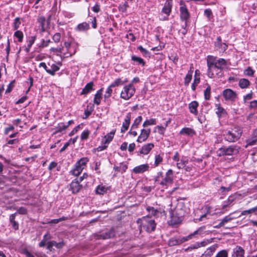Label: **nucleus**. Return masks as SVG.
<instances>
[{
  "label": "nucleus",
  "instance_id": "nucleus-41",
  "mask_svg": "<svg viewBox=\"0 0 257 257\" xmlns=\"http://www.w3.org/2000/svg\"><path fill=\"white\" fill-rule=\"evenodd\" d=\"M193 237V236L192 233L190 234L189 235H188L187 236L180 237L178 238L179 242L180 244H181L183 242H186V241L192 239Z\"/></svg>",
  "mask_w": 257,
  "mask_h": 257
},
{
  "label": "nucleus",
  "instance_id": "nucleus-16",
  "mask_svg": "<svg viewBox=\"0 0 257 257\" xmlns=\"http://www.w3.org/2000/svg\"><path fill=\"white\" fill-rule=\"evenodd\" d=\"M245 251L242 247L236 246L233 251L232 257H244Z\"/></svg>",
  "mask_w": 257,
  "mask_h": 257
},
{
  "label": "nucleus",
  "instance_id": "nucleus-38",
  "mask_svg": "<svg viewBox=\"0 0 257 257\" xmlns=\"http://www.w3.org/2000/svg\"><path fill=\"white\" fill-rule=\"evenodd\" d=\"M101 236H102L103 239L109 238L114 236V232L113 230H111L104 233H102Z\"/></svg>",
  "mask_w": 257,
  "mask_h": 257
},
{
  "label": "nucleus",
  "instance_id": "nucleus-49",
  "mask_svg": "<svg viewBox=\"0 0 257 257\" xmlns=\"http://www.w3.org/2000/svg\"><path fill=\"white\" fill-rule=\"evenodd\" d=\"M215 257H228V251L225 249H223L219 251Z\"/></svg>",
  "mask_w": 257,
  "mask_h": 257
},
{
  "label": "nucleus",
  "instance_id": "nucleus-29",
  "mask_svg": "<svg viewBox=\"0 0 257 257\" xmlns=\"http://www.w3.org/2000/svg\"><path fill=\"white\" fill-rule=\"evenodd\" d=\"M213 241V238L204 240L200 242H197L193 246V248H197L200 247L205 246L208 243H211Z\"/></svg>",
  "mask_w": 257,
  "mask_h": 257
},
{
  "label": "nucleus",
  "instance_id": "nucleus-6",
  "mask_svg": "<svg viewBox=\"0 0 257 257\" xmlns=\"http://www.w3.org/2000/svg\"><path fill=\"white\" fill-rule=\"evenodd\" d=\"M240 148L236 145L230 146L228 147H223L219 150V156H232L239 152Z\"/></svg>",
  "mask_w": 257,
  "mask_h": 257
},
{
  "label": "nucleus",
  "instance_id": "nucleus-51",
  "mask_svg": "<svg viewBox=\"0 0 257 257\" xmlns=\"http://www.w3.org/2000/svg\"><path fill=\"white\" fill-rule=\"evenodd\" d=\"M246 145L245 146V148H247L248 146H253L255 145H257V139H249L247 140Z\"/></svg>",
  "mask_w": 257,
  "mask_h": 257
},
{
  "label": "nucleus",
  "instance_id": "nucleus-28",
  "mask_svg": "<svg viewBox=\"0 0 257 257\" xmlns=\"http://www.w3.org/2000/svg\"><path fill=\"white\" fill-rule=\"evenodd\" d=\"M180 134L183 135L192 136L195 134V131L191 128L184 127L181 130Z\"/></svg>",
  "mask_w": 257,
  "mask_h": 257
},
{
  "label": "nucleus",
  "instance_id": "nucleus-27",
  "mask_svg": "<svg viewBox=\"0 0 257 257\" xmlns=\"http://www.w3.org/2000/svg\"><path fill=\"white\" fill-rule=\"evenodd\" d=\"M64 243L62 242H56L55 241H52L48 242L47 243V249L51 251L53 248V246H55L57 248H61L63 247Z\"/></svg>",
  "mask_w": 257,
  "mask_h": 257
},
{
  "label": "nucleus",
  "instance_id": "nucleus-45",
  "mask_svg": "<svg viewBox=\"0 0 257 257\" xmlns=\"http://www.w3.org/2000/svg\"><path fill=\"white\" fill-rule=\"evenodd\" d=\"M254 71L251 67H248L244 70L243 74L244 75L248 76H252L254 74Z\"/></svg>",
  "mask_w": 257,
  "mask_h": 257
},
{
  "label": "nucleus",
  "instance_id": "nucleus-61",
  "mask_svg": "<svg viewBox=\"0 0 257 257\" xmlns=\"http://www.w3.org/2000/svg\"><path fill=\"white\" fill-rule=\"evenodd\" d=\"M198 72H199L198 70L195 71V75L193 81V82L196 83V85H198L200 82V77L199 76H197Z\"/></svg>",
  "mask_w": 257,
  "mask_h": 257
},
{
  "label": "nucleus",
  "instance_id": "nucleus-21",
  "mask_svg": "<svg viewBox=\"0 0 257 257\" xmlns=\"http://www.w3.org/2000/svg\"><path fill=\"white\" fill-rule=\"evenodd\" d=\"M216 246L212 245L206 249L200 257H211L216 250Z\"/></svg>",
  "mask_w": 257,
  "mask_h": 257
},
{
  "label": "nucleus",
  "instance_id": "nucleus-64",
  "mask_svg": "<svg viewBox=\"0 0 257 257\" xmlns=\"http://www.w3.org/2000/svg\"><path fill=\"white\" fill-rule=\"evenodd\" d=\"M92 10L94 13H98L100 10V5L98 4H96L95 6L92 7Z\"/></svg>",
  "mask_w": 257,
  "mask_h": 257
},
{
  "label": "nucleus",
  "instance_id": "nucleus-7",
  "mask_svg": "<svg viewBox=\"0 0 257 257\" xmlns=\"http://www.w3.org/2000/svg\"><path fill=\"white\" fill-rule=\"evenodd\" d=\"M179 5L180 19L181 21L186 22L190 17V15L187 9V6L185 4V2L182 0L180 1Z\"/></svg>",
  "mask_w": 257,
  "mask_h": 257
},
{
  "label": "nucleus",
  "instance_id": "nucleus-48",
  "mask_svg": "<svg viewBox=\"0 0 257 257\" xmlns=\"http://www.w3.org/2000/svg\"><path fill=\"white\" fill-rule=\"evenodd\" d=\"M211 88L208 86L204 91V98L206 100H209L210 97Z\"/></svg>",
  "mask_w": 257,
  "mask_h": 257
},
{
  "label": "nucleus",
  "instance_id": "nucleus-1",
  "mask_svg": "<svg viewBox=\"0 0 257 257\" xmlns=\"http://www.w3.org/2000/svg\"><path fill=\"white\" fill-rule=\"evenodd\" d=\"M226 65L227 62L225 59L223 58L217 59L216 57L208 55L207 57V75L209 78H213L215 76L214 71L215 69L221 71L226 67Z\"/></svg>",
  "mask_w": 257,
  "mask_h": 257
},
{
  "label": "nucleus",
  "instance_id": "nucleus-47",
  "mask_svg": "<svg viewBox=\"0 0 257 257\" xmlns=\"http://www.w3.org/2000/svg\"><path fill=\"white\" fill-rule=\"evenodd\" d=\"M90 133V132L88 130H84L81 134L80 138L81 140H87L88 138Z\"/></svg>",
  "mask_w": 257,
  "mask_h": 257
},
{
  "label": "nucleus",
  "instance_id": "nucleus-60",
  "mask_svg": "<svg viewBox=\"0 0 257 257\" xmlns=\"http://www.w3.org/2000/svg\"><path fill=\"white\" fill-rule=\"evenodd\" d=\"M233 218L230 216L227 215L224 217L222 220H221L222 223L224 225L225 223L228 222V221L231 220Z\"/></svg>",
  "mask_w": 257,
  "mask_h": 257
},
{
  "label": "nucleus",
  "instance_id": "nucleus-53",
  "mask_svg": "<svg viewBox=\"0 0 257 257\" xmlns=\"http://www.w3.org/2000/svg\"><path fill=\"white\" fill-rule=\"evenodd\" d=\"M66 219H67L66 217H62L59 218L58 219H52L49 222V223H52V224H56V223H58V222H59L60 221H64V220H65Z\"/></svg>",
  "mask_w": 257,
  "mask_h": 257
},
{
  "label": "nucleus",
  "instance_id": "nucleus-36",
  "mask_svg": "<svg viewBox=\"0 0 257 257\" xmlns=\"http://www.w3.org/2000/svg\"><path fill=\"white\" fill-rule=\"evenodd\" d=\"M126 80L123 82L120 78L116 79L111 84L109 85L112 88L118 86L122 85L124 82H126Z\"/></svg>",
  "mask_w": 257,
  "mask_h": 257
},
{
  "label": "nucleus",
  "instance_id": "nucleus-40",
  "mask_svg": "<svg viewBox=\"0 0 257 257\" xmlns=\"http://www.w3.org/2000/svg\"><path fill=\"white\" fill-rule=\"evenodd\" d=\"M163 161V157L161 155H156L155 157V167H157Z\"/></svg>",
  "mask_w": 257,
  "mask_h": 257
},
{
  "label": "nucleus",
  "instance_id": "nucleus-3",
  "mask_svg": "<svg viewBox=\"0 0 257 257\" xmlns=\"http://www.w3.org/2000/svg\"><path fill=\"white\" fill-rule=\"evenodd\" d=\"M88 162L89 159L87 157L81 158L76 163L73 168L70 171V173L74 176L79 175Z\"/></svg>",
  "mask_w": 257,
  "mask_h": 257
},
{
  "label": "nucleus",
  "instance_id": "nucleus-10",
  "mask_svg": "<svg viewBox=\"0 0 257 257\" xmlns=\"http://www.w3.org/2000/svg\"><path fill=\"white\" fill-rule=\"evenodd\" d=\"M151 134L150 128H143L141 131V133L139 136L137 141L138 143H142L146 141L149 138Z\"/></svg>",
  "mask_w": 257,
  "mask_h": 257
},
{
  "label": "nucleus",
  "instance_id": "nucleus-15",
  "mask_svg": "<svg viewBox=\"0 0 257 257\" xmlns=\"http://www.w3.org/2000/svg\"><path fill=\"white\" fill-rule=\"evenodd\" d=\"M149 165L148 164L141 165L135 167L133 169V172L135 174H142L149 171Z\"/></svg>",
  "mask_w": 257,
  "mask_h": 257
},
{
  "label": "nucleus",
  "instance_id": "nucleus-22",
  "mask_svg": "<svg viewBox=\"0 0 257 257\" xmlns=\"http://www.w3.org/2000/svg\"><path fill=\"white\" fill-rule=\"evenodd\" d=\"M114 133L115 132L112 131L106 135L102 139V142L108 145L112 141L114 137Z\"/></svg>",
  "mask_w": 257,
  "mask_h": 257
},
{
  "label": "nucleus",
  "instance_id": "nucleus-20",
  "mask_svg": "<svg viewBox=\"0 0 257 257\" xmlns=\"http://www.w3.org/2000/svg\"><path fill=\"white\" fill-rule=\"evenodd\" d=\"M94 84L93 82H90L87 83L84 88L82 89L80 95H86L90 92L93 89Z\"/></svg>",
  "mask_w": 257,
  "mask_h": 257
},
{
  "label": "nucleus",
  "instance_id": "nucleus-14",
  "mask_svg": "<svg viewBox=\"0 0 257 257\" xmlns=\"http://www.w3.org/2000/svg\"><path fill=\"white\" fill-rule=\"evenodd\" d=\"M78 179H75L70 184V189L73 193H78L82 188V185L79 184Z\"/></svg>",
  "mask_w": 257,
  "mask_h": 257
},
{
  "label": "nucleus",
  "instance_id": "nucleus-12",
  "mask_svg": "<svg viewBox=\"0 0 257 257\" xmlns=\"http://www.w3.org/2000/svg\"><path fill=\"white\" fill-rule=\"evenodd\" d=\"M131 115L132 113L131 112L127 113L121 128V133H124L128 128L131 120Z\"/></svg>",
  "mask_w": 257,
  "mask_h": 257
},
{
  "label": "nucleus",
  "instance_id": "nucleus-30",
  "mask_svg": "<svg viewBox=\"0 0 257 257\" xmlns=\"http://www.w3.org/2000/svg\"><path fill=\"white\" fill-rule=\"evenodd\" d=\"M238 85L241 88H246L250 85V82L247 79L241 78L239 80Z\"/></svg>",
  "mask_w": 257,
  "mask_h": 257
},
{
  "label": "nucleus",
  "instance_id": "nucleus-52",
  "mask_svg": "<svg viewBox=\"0 0 257 257\" xmlns=\"http://www.w3.org/2000/svg\"><path fill=\"white\" fill-rule=\"evenodd\" d=\"M169 244L170 245H176L180 244L178 238H172L170 239Z\"/></svg>",
  "mask_w": 257,
  "mask_h": 257
},
{
  "label": "nucleus",
  "instance_id": "nucleus-5",
  "mask_svg": "<svg viewBox=\"0 0 257 257\" xmlns=\"http://www.w3.org/2000/svg\"><path fill=\"white\" fill-rule=\"evenodd\" d=\"M136 92V88L132 84H129L123 87L121 93L120 97L125 100L130 99Z\"/></svg>",
  "mask_w": 257,
  "mask_h": 257
},
{
  "label": "nucleus",
  "instance_id": "nucleus-39",
  "mask_svg": "<svg viewBox=\"0 0 257 257\" xmlns=\"http://www.w3.org/2000/svg\"><path fill=\"white\" fill-rule=\"evenodd\" d=\"M89 28V24L86 22L82 23L77 26V29L79 31L87 30Z\"/></svg>",
  "mask_w": 257,
  "mask_h": 257
},
{
  "label": "nucleus",
  "instance_id": "nucleus-57",
  "mask_svg": "<svg viewBox=\"0 0 257 257\" xmlns=\"http://www.w3.org/2000/svg\"><path fill=\"white\" fill-rule=\"evenodd\" d=\"M61 39V34L59 33H56L53 37V40L55 43H58Z\"/></svg>",
  "mask_w": 257,
  "mask_h": 257
},
{
  "label": "nucleus",
  "instance_id": "nucleus-9",
  "mask_svg": "<svg viewBox=\"0 0 257 257\" xmlns=\"http://www.w3.org/2000/svg\"><path fill=\"white\" fill-rule=\"evenodd\" d=\"M222 95L227 101H233L236 97V93L231 89H226L223 90Z\"/></svg>",
  "mask_w": 257,
  "mask_h": 257
},
{
  "label": "nucleus",
  "instance_id": "nucleus-18",
  "mask_svg": "<svg viewBox=\"0 0 257 257\" xmlns=\"http://www.w3.org/2000/svg\"><path fill=\"white\" fill-rule=\"evenodd\" d=\"M199 106V104L196 101H193L188 104V107L190 112L195 115L198 114L197 108Z\"/></svg>",
  "mask_w": 257,
  "mask_h": 257
},
{
  "label": "nucleus",
  "instance_id": "nucleus-44",
  "mask_svg": "<svg viewBox=\"0 0 257 257\" xmlns=\"http://www.w3.org/2000/svg\"><path fill=\"white\" fill-rule=\"evenodd\" d=\"M132 60L135 62H137L139 64H141L142 66L145 65V62L144 60L141 58V57H137L136 56H132Z\"/></svg>",
  "mask_w": 257,
  "mask_h": 257
},
{
  "label": "nucleus",
  "instance_id": "nucleus-34",
  "mask_svg": "<svg viewBox=\"0 0 257 257\" xmlns=\"http://www.w3.org/2000/svg\"><path fill=\"white\" fill-rule=\"evenodd\" d=\"M21 24V19L19 17L16 18L14 19V22L12 24L14 30H18V29L19 28Z\"/></svg>",
  "mask_w": 257,
  "mask_h": 257
},
{
  "label": "nucleus",
  "instance_id": "nucleus-26",
  "mask_svg": "<svg viewBox=\"0 0 257 257\" xmlns=\"http://www.w3.org/2000/svg\"><path fill=\"white\" fill-rule=\"evenodd\" d=\"M67 126L64 122L58 123L57 125L54 128L55 132L54 134H57L59 133H62L67 129Z\"/></svg>",
  "mask_w": 257,
  "mask_h": 257
},
{
  "label": "nucleus",
  "instance_id": "nucleus-62",
  "mask_svg": "<svg viewBox=\"0 0 257 257\" xmlns=\"http://www.w3.org/2000/svg\"><path fill=\"white\" fill-rule=\"evenodd\" d=\"M120 171L122 173L125 172L126 170L127 169V166L126 164L124 163H121L119 165Z\"/></svg>",
  "mask_w": 257,
  "mask_h": 257
},
{
  "label": "nucleus",
  "instance_id": "nucleus-55",
  "mask_svg": "<svg viewBox=\"0 0 257 257\" xmlns=\"http://www.w3.org/2000/svg\"><path fill=\"white\" fill-rule=\"evenodd\" d=\"M147 211L153 215H156L158 211L152 207H148L147 208Z\"/></svg>",
  "mask_w": 257,
  "mask_h": 257
},
{
  "label": "nucleus",
  "instance_id": "nucleus-13",
  "mask_svg": "<svg viewBox=\"0 0 257 257\" xmlns=\"http://www.w3.org/2000/svg\"><path fill=\"white\" fill-rule=\"evenodd\" d=\"M172 1L167 0L165 5L162 10V13L165 14L167 16H170L172 11Z\"/></svg>",
  "mask_w": 257,
  "mask_h": 257
},
{
  "label": "nucleus",
  "instance_id": "nucleus-33",
  "mask_svg": "<svg viewBox=\"0 0 257 257\" xmlns=\"http://www.w3.org/2000/svg\"><path fill=\"white\" fill-rule=\"evenodd\" d=\"M157 123V121L155 118H151L150 119H146L143 124V126L146 127L149 125H155Z\"/></svg>",
  "mask_w": 257,
  "mask_h": 257
},
{
  "label": "nucleus",
  "instance_id": "nucleus-24",
  "mask_svg": "<svg viewBox=\"0 0 257 257\" xmlns=\"http://www.w3.org/2000/svg\"><path fill=\"white\" fill-rule=\"evenodd\" d=\"M102 91L103 89L101 88L99 89L94 95L93 99V102L94 104L96 105L100 104L102 98Z\"/></svg>",
  "mask_w": 257,
  "mask_h": 257
},
{
  "label": "nucleus",
  "instance_id": "nucleus-63",
  "mask_svg": "<svg viewBox=\"0 0 257 257\" xmlns=\"http://www.w3.org/2000/svg\"><path fill=\"white\" fill-rule=\"evenodd\" d=\"M155 128H158V133L160 134H163L165 131V127L163 126L157 125Z\"/></svg>",
  "mask_w": 257,
  "mask_h": 257
},
{
  "label": "nucleus",
  "instance_id": "nucleus-42",
  "mask_svg": "<svg viewBox=\"0 0 257 257\" xmlns=\"http://www.w3.org/2000/svg\"><path fill=\"white\" fill-rule=\"evenodd\" d=\"M112 88L111 87H110V86H109L107 88V89H106V90L105 91V94L104 95V98L105 100L109 98L111 96V94L112 93Z\"/></svg>",
  "mask_w": 257,
  "mask_h": 257
},
{
  "label": "nucleus",
  "instance_id": "nucleus-43",
  "mask_svg": "<svg viewBox=\"0 0 257 257\" xmlns=\"http://www.w3.org/2000/svg\"><path fill=\"white\" fill-rule=\"evenodd\" d=\"M234 201V199L232 197H229L227 200L224 201L223 202L222 207L223 208H225L226 207L231 206L232 204V203Z\"/></svg>",
  "mask_w": 257,
  "mask_h": 257
},
{
  "label": "nucleus",
  "instance_id": "nucleus-54",
  "mask_svg": "<svg viewBox=\"0 0 257 257\" xmlns=\"http://www.w3.org/2000/svg\"><path fill=\"white\" fill-rule=\"evenodd\" d=\"M108 147V145L103 143V142H101V145L99 146H98L96 149V150L97 152H101L102 151H103L105 150Z\"/></svg>",
  "mask_w": 257,
  "mask_h": 257
},
{
  "label": "nucleus",
  "instance_id": "nucleus-19",
  "mask_svg": "<svg viewBox=\"0 0 257 257\" xmlns=\"http://www.w3.org/2000/svg\"><path fill=\"white\" fill-rule=\"evenodd\" d=\"M109 189V187H107L103 184L98 185L95 189L96 194L99 195H103L107 192Z\"/></svg>",
  "mask_w": 257,
  "mask_h": 257
},
{
  "label": "nucleus",
  "instance_id": "nucleus-37",
  "mask_svg": "<svg viewBox=\"0 0 257 257\" xmlns=\"http://www.w3.org/2000/svg\"><path fill=\"white\" fill-rule=\"evenodd\" d=\"M14 37L18 39L19 42H22L24 38V34L23 32L19 30H16L14 33Z\"/></svg>",
  "mask_w": 257,
  "mask_h": 257
},
{
  "label": "nucleus",
  "instance_id": "nucleus-8",
  "mask_svg": "<svg viewBox=\"0 0 257 257\" xmlns=\"http://www.w3.org/2000/svg\"><path fill=\"white\" fill-rule=\"evenodd\" d=\"M173 172L172 169H169L166 173L165 177L160 183L162 186H168L173 183Z\"/></svg>",
  "mask_w": 257,
  "mask_h": 257
},
{
  "label": "nucleus",
  "instance_id": "nucleus-50",
  "mask_svg": "<svg viewBox=\"0 0 257 257\" xmlns=\"http://www.w3.org/2000/svg\"><path fill=\"white\" fill-rule=\"evenodd\" d=\"M82 124H80L75 127L72 131L69 134V136L71 137L75 134L80 129L82 128Z\"/></svg>",
  "mask_w": 257,
  "mask_h": 257
},
{
  "label": "nucleus",
  "instance_id": "nucleus-11",
  "mask_svg": "<svg viewBox=\"0 0 257 257\" xmlns=\"http://www.w3.org/2000/svg\"><path fill=\"white\" fill-rule=\"evenodd\" d=\"M215 47L216 50L220 53H223L228 48L227 44L221 42V39L220 37H217L215 43Z\"/></svg>",
  "mask_w": 257,
  "mask_h": 257
},
{
  "label": "nucleus",
  "instance_id": "nucleus-32",
  "mask_svg": "<svg viewBox=\"0 0 257 257\" xmlns=\"http://www.w3.org/2000/svg\"><path fill=\"white\" fill-rule=\"evenodd\" d=\"M192 74H193V70L190 69L187 73V75H186V77L184 79V83L185 85H188L189 83L190 82L192 78Z\"/></svg>",
  "mask_w": 257,
  "mask_h": 257
},
{
  "label": "nucleus",
  "instance_id": "nucleus-23",
  "mask_svg": "<svg viewBox=\"0 0 257 257\" xmlns=\"http://www.w3.org/2000/svg\"><path fill=\"white\" fill-rule=\"evenodd\" d=\"M16 215L17 213H15L14 214L10 215L9 217L10 222L12 225V227L15 230H18L19 227L18 222L15 220Z\"/></svg>",
  "mask_w": 257,
  "mask_h": 257
},
{
  "label": "nucleus",
  "instance_id": "nucleus-58",
  "mask_svg": "<svg viewBox=\"0 0 257 257\" xmlns=\"http://www.w3.org/2000/svg\"><path fill=\"white\" fill-rule=\"evenodd\" d=\"M217 111H216V113L217 115H222V114L224 113L225 112V109L221 107L219 105H217Z\"/></svg>",
  "mask_w": 257,
  "mask_h": 257
},
{
  "label": "nucleus",
  "instance_id": "nucleus-31",
  "mask_svg": "<svg viewBox=\"0 0 257 257\" xmlns=\"http://www.w3.org/2000/svg\"><path fill=\"white\" fill-rule=\"evenodd\" d=\"M188 160L185 157H183L180 161L177 163V167L178 169H182L185 167L186 165L188 163Z\"/></svg>",
  "mask_w": 257,
  "mask_h": 257
},
{
  "label": "nucleus",
  "instance_id": "nucleus-2",
  "mask_svg": "<svg viewBox=\"0 0 257 257\" xmlns=\"http://www.w3.org/2000/svg\"><path fill=\"white\" fill-rule=\"evenodd\" d=\"M137 223L140 224V231L144 229L147 232H151L155 230L156 226L155 220L149 217H143L139 219Z\"/></svg>",
  "mask_w": 257,
  "mask_h": 257
},
{
  "label": "nucleus",
  "instance_id": "nucleus-56",
  "mask_svg": "<svg viewBox=\"0 0 257 257\" xmlns=\"http://www.w3.org/2000/svg\"><path fill=\"white\" fill-rule=\"evenodd\" d=\"M204 15L208 18V20H210L212 16V13L210 9H206L204 11Z\"/></svg>",
  "mask_w": 257,
  "mask_h": 257
},
{
  "label": "nucleus",
  "instance_id": "nucleus-59",
  "mask_svg": "<svg viewBox=\"0 0 257 257\" xmlns=\"http://www.w3.org/2000/svg\"><path fill=\"white\" fill-rule=\"evenodd\" d=\"M16 213L20 214H26L27 213V210L24 207H21L18 209Z\"/></svg>",
  "mask_w": 257,
  "mask_h": 257
},
{
  "label": "nucleus",
  "instance_id": "nucleus-35",
  "mask_svg": "<svg viewBox=\"0 0 257 257\" xmlns=\"http://www.w3.org/2000/svg\"><path fill=\"white\" fill-rule=\"evenodd\" d=\"M38 22L40 25V27L42 31H45L46 28L45 27V24L46 23V19L44 17L41 16L39 17L38 19Z\"/></svg>",
  "mask_w": 257,
  "mask_h": 257
},
{
  "label": "nucleus",
  "instance_id": "nucleus-46",
  "mask_svg": "<svg viewBox=\"0 0 257 257\" xmlns=\"http://www.w3.org/2000/svg\"><path fill=\"white\" fill-rule=\"evenodd\" d=\"M142 120V116H139L137 117L134 121V123L132 125V127L137 128L138 127V125L141 123Z\"/></svg>",
  "mask_w": 257,
  "mask_h": 257
},
{
  "label": "nucleus",
  "instance_id": "nucleus-25",
  "mask_svg": "<svg viewBox=\"0 0 257 257\" xmlns=\"http://www.w3.org/2000/svg\"><path fill=\"white\" fill-rule=\"evenodd\" d=\"M205 226H202L199 227L197 230L192 233L193 237L197 235L203 236L204 234H208L209 233V231H206Z\"/></svg>",
  "mask_w": 257,
  "mask_h": 257
},
{
  "label": "nucleus",
  "instance_id": "nucleus-4",
  "mask_svg": "<svg viewBox=\"0 0 257 257\" xmlns=\"http://www.w3.org/2000/svg\"><path fill=\"white\" fill-rule=\"evenodd\" d=\"M241 133L240 128L236 127L227 131L223 135L226 141L229 142H235L239 139Z\"/></svg>",
  "mask_w": 257,
  "mask_h": 257
},
{
  "label": "nucleus",
  "instance_id": "nucleus-17",
  "mask_svg": "<svg viewBox=\"0 0 257 257\" xmlns=\"http://www.w3.org/2000/svg\"><path fill=\"white\" fill-rule=\"evenodd\" d=\"M154 147V145L153 143H148L144 145L142 147L140 153L141 154L148 155Z\"/></svg>",
  "mask_w": 257,
  "mask_h": 257
}]
</instances>
